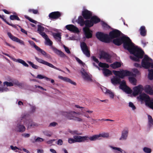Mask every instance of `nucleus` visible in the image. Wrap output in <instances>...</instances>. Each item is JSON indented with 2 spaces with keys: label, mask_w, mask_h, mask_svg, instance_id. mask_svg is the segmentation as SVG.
Returning a JSON list of instances; mask_svg holds the SVG:
<instances>
[{
  "label": "nucleus",
  "mask_w": 153,
  "mask_h": 153,
  "mask_svg": "<svg viewBox=\"0 0 153 153\" xmlns=\"http://www.w3.org/2000/svg\"><path fill=\"white\" fill-rule=\"evenodd\" d=\"M113 43L117 46H120L123 43L124 48L128 50L131 54L134 56H130V58L134 61L139 62L140 59L143 57L144 52L141 49L135 46L134 44L128 36H124L116 38L113 40Z\"/></svg>",
  "instance_id": "f257e3e1"
},
{
  "label": "nucleus",
  "mask_w": 153,
  "mask_h": 153,
  "mask_svg": "<svg viewBox=\"0 0 153 153\" xmlns=\"http://www.w3.org/2000/svg\"><path fill=\"white\" fill-rule=\"evenodd\" d=\"M21 123L23 122L24 125L28 126V128H30L31 127H33L34 126H37V124L33 122L32 120L30 118V115L27 113H24L21 115ZM21 123L22 124V123Z\"/></svg>",
  "instance_id": "f03ea898"
},
{
  "label": "nucleus",
  "mask_w": 153,
  "mask_h": 153,
  "mask_svg": "<svg viewBox=\"0 0 153 153\" xmlns=\"http://www.w3.org/2000/svg\"><path fill=\"white\" fill-rule=\"evenodd\" d=\"M152 61V59L149 57L147 55H145L142 61V67L145 69L150 68H153V63L151 62Z\"/></svg>",
  "instance_id": "7ed1b4c3"
},
{
  "label": "nucleus",
  "mask_w": 153,
  "mask_h": 153,
  "mask_svg": "<svg viewBox=\"0 0 153 153\" xmlns=\"http://www.w3.org/2000/svg\"><path fill=\"white\" fill-rule=\"evenodd\" d=\"M96 37L100 41L106 43L110 42V39L108 34L100 32H97L96 34Z\"/></svg>",
  "instance_id": "20e7f679"
},
{
  "label": "nucleus",
  "mask_w": 153,
  "mask_h": 153,
  "mask_svg": "<svg viewBox=\"0 0 153 153\" xmlns=\"http://www.w3.org/2000/svg\"><path fill=\"white\" fill-rule=\"evenodd\" d=\"M113 72L115 75L121 79H123L125 76L133 75L132 72L127 70H123L121 71H113Z\"/></svg>",
  "instance_id": "39448f33"
},
{
  "label": "nucleus",
  "mask_w": 153,
  "mask_h": 153,
  "mask_svg": "<svg viewBox=\"0 0 153 153\" xmlns=\"http://www.w3.org/2000/svg\"><path fill=\"white\" fill-rule=\"evenodd\" d=\"M100 19L97 16H94L91 17L90 20H86V23L88 24V27H92L94 24L99 22Z\"/></svg>",
  "instance_id": "423d86ee"
},
{
  "label": "nucleus",
  "mask_w": 153,
  "mask_h": 153,
  "mask_svg": "<svg viewBox=\"0 0 153 153\" xmlns=\"http://www.w3.org/2000/svg\"><path fill=\"white\" fill-rule=\"evenodd\" d=\"M73 138L75 139V143H80L88 142L90 140L91 137H89L87 136H74Z\"/></svg>",
  "instance_id": "0eeeda50"
},
{
  "label": "nucleus",
  "mask_w": 153,
  "mask_h": 153,
  "mask_svg": "<svg viewBox=\"0 0 153 153\" xmlns=\"http://www.w3.org/2000/svg\"><path fill=\"white\" fill-rule=\"evenodd\" d=\"M121 33V32L117 29H114L110 32L108 35L110 42L112 39L120 37Z\"/></svg>",
  "instance_id": "6e6552de"
},
{
  "label": "nucleus",
  "mask_w": 153,
  "mask_h": 153,
  "mask_svg": "<svg viewBox=\"0 0 153 153\" xmlns=\"http://www.w3.org/2000/svg\"><path fill=\"white\" fill-rule=\"evenodd\" d=\"M80 47L83 53L87 57H89L90 54L88 48L86 44L84 42L81 43Z\"/></svg>",
  "instance_id": "1a4fd4ad"
},
{
  "label": "nucleus",
  "mask_w": 153,
  "mask_h": 153,
  "mask_svg": "<svg viewBox=\"0 0 153 153\" xmlns=\"http://www.w3.org/2000/svg\"><path fill=\"white\" fill-rule=\"evenodd\" d=\"M35 59L38 62H39L44 64L45 65H46L47 66H49L50 67H51V68H53L55 69H56V70L61 71V69H60L59 68L56 67L54 66L52 64L49 63L47 62H46V61H45L42 59H39L37 57H35Z\"/></svg>",
  "instance_id": "9d476101"
},
{
  "label": "nucleus",
  "mask_w": 153,
  "mask_h": 153,
  "mask_svg": "<svg viewBox=\"0 0 153 153\" xmlns=\"http://www.w3.org/2000/svg\"><path fill=\"white\" fill-rule=\"evenodd\" d=\"M109 137L108 133H103L95 135L91 137L90 141H95L98 139H100V138L102 137L103 138H107Z\"/></svg>",
  "instance_id": "9b49d317"
},
{
  "label": "nucleus",
  "mask_w": 153,
  "mask_h": 153,
  "mask_svg": "<svg viewBox=\"0 0 153 153\" xmlns=\"http://www.w3.org/2000/svg\"><path fill=\"white\" fill-rule=\"evenodd\" d=\"M62 14L59 11H55L50 13L48 16L51 19H57L61 17Z\"/></svg>",
  "instance_id": "f8f14e48"
},
{
  "label": "nucleus",
  "mask_w": 153,
  "mask_h": 153,
  "mask_svg": "<svg viewBox=\"0 0 153 153\" xmlns=\"http://www.w3.org/2000/svg\"><path fill=\"white\" fill-rule=\"evenodd\" d=\"M133 94L134 96H137L142 93L143 90V87L141 85L135 86L133 88Z\"/></svg>",
  "instance_id": "ddd939ff"
},
{
  "label": "nucleus",
  "mask_w": 153,
  "mask_h": 153,
  "mask_svg": "<svg viewBox=\"0 0 153 153\" xmlns=\"http://www.w3.org/2000/svg\"><path fill=\"white\" fill-rule=\"evenodd\" d=\"M100 58L106 59L107 62L111 63V56L108 53L104 52L102 51L100 55Z\"/></svg>",
  "instance_id": "4468645a"
},
{
  "label": "nucleus",
  "mask_w": 153,
  "mask_h": 153,
  "mask_svg": "<svg viewBox=\"0 0 153 153\" xmlns=\"http://www.w3.org/2000/svg\"><path fill=\"white\" fill-rule=\"evenodd\" d=\"M89 27H85L83 28L85 36L87 39L91 38L92 36V31L90 29Z\"/></svg>",
  "instance_id": "2eb2a0df"
},
{
  "label": "nucleus",
  "mask_w": 153,
  "mask_h": 153,
  "mask_svg": "<svg viewBox=\"0 0 153 153\" xmlns=\"http://www.w3.org/2000/svg\"><path fill=\"white\" fill-rule=\"evenodd\" d=\"M83 17L87 20L90 19L92 16V13L87 10H85L83 11L82 13Z\"/></svg>",
  "instance_id": "dca6fc26"
},
{
  "label": "nucleus",
  "mask_w": 153,
  "mask_h": 153,
  "mask_svg": "<svg viewBox=\"0 0 153 153\" xmlns=\"http://www.w3.org/2000/svg\"><path fill=\"white\" fill-rule=\"evenodd\" d=\"M74 114H76V113L75 111H71L69 112H62V115L65 116L69 120H73L75 115H74Z\"/></svg>",
  "instance_id": "f3484780"
},
{
  "label": "nucleus",
  "mask_w": 153,
  "mask_h": 153,
  "mask_svg": "<svg viewBox=\"0 0 153 153\" xmlns=\"http://www.w3.org/2000/svg\"><path fill=\"white\" fill-rule=\"evenodd\" d=\"M81 72L83 77V78L84 79L90 81H91L92 80L91 77V75H89V74H88V73L86 72L85 71V69L82 68L81 71Z\"/></svg>",
  "instance_id": "a211bd4d"
},
{
  "label": "nucleus",
  "mask_w": 153,
  "mask_h": 153,
  "mask_svg": "<svg viewBox=\"0 0 153 153\" xmlns=\"http://www.w3.org/2000/svg\"><path fill=\"white\" fill-rule=\"evenodd\" d=\"M7 34L9 37L13 41L18 42L21 44L24 45V42L23 41L13 35L10 33L8 32Z\"/></svg>",
  "instance_id": "6ab92c4d"
},
{
  "label": "nucleus",
  "mask_w": 153,
  "mask_h": 153,
  "mask_svg": "<svg viewBox=\"0 0 153 153\" xmlns=\"http://www.w3.org/2000/svg\"><path fill=\"white\" fill-rule=\"evenodd\" d=\"M139 97L141 100L144 101L145 102L146 105L148 103L149 101L150 100L149 96L145 94H143L140 95Z\"/></svg>",
  "instance_id": "aec40b11"
},
{
  "label": "nucleus",
  "mask_w": 153,
  "mask_h": 153,
  "mask_svg": "<svg viewBox=\"0 0 153 153\" xmlns=\"http://www.w3.org/2000/svg\"><path fill=\"white\" fill-rule=\"evenodd\" d=\"M86 20L84 21L83 19V17L81 16H79L77 20V23L78 24L80 25L81 26H83L84 25H85V27H88V23H86Z\"/></svg>",
  "instance_id": "412c9836"
},
{
  "label": "nucleus",
  "mask_w": 153,
  "mask_h": 153,
  "mask_svg": "<svg viewBox=\"0 0 153 153\" xmlns=\"http://www.w3.org/2000/svg\"><path fill=\"white\" fill-rule=\"evenodd\" d=\"M65 27L68 30L72 32L78 33L79 32L78 28L73 25H67Z\"/></svg>",
  "instance_id": "4be33fe9"
},
{
  "label": "nucleus",
  "mask_w": 153,
  "mask_h": 153,
  "mask_svg": "<svg viewBox=\"0 0 153 153\" xmlns=\"http://www.w3.org/2000/svg\"><path fill=\"white\" fill-rule=\"evenodd\" d=\"M58 77L59 79L62 80L64 81L69 82L71 84L75 85H76V83L75 82H73L70 79L67 77H63L62 76H58Z\"/></svg>",
  "instance_id": "5701e85b"
},
{
  "label": "nucleus",
  "mask_w": 153,
  "mask_h": 153,
  "mask_svg": "<svg viewBox=\"0 0 153 153\" xmlns=\"http://www.w3.org/2000/svg\"><path fill=\"white\" fill-rule=\"evenodd\" d=\"M52 49L55 53L59 55L61 57H65L66 56V55L62 52L57 49L56 48L52 47Z\"/></svg>",
  "instance_id": "b1692460"
},
{
  "label": "nucleus",
  "mask_w": 153,
  "mask_h": 153,
  "mask_svg": "<svg viewBox=\"0 0 153 153\" xmlns=\"http://www.w3.org/2000/svg\"><path fill=\"white\" fill-rule=\"evenodd\" d=\"M144 90L147 94L150 95H153V90L150 85H146L144 87Z\"/></svg>",
  "instance_id": "393cba45"
},
{
  "label": "nucleus",
  "mask_w": 153,
  "mask_h": 153,
  "mask_svg": "<svg viewBox=\"0 0 153 153\" xmlns=\"http://www.w3.org/2000/svg\"><path fill=\"white\" fill-rule=\"evenodd\" d=\"M139 31L140 32V35L144 37L146 35L147 30L145 26H141L139 30Z\"/></svg>",
  "instance_id": "a878e982"
},
{
  "label": "nucleus",
  "mask_w": 153,
  "mask_h": 153,
  "mask_svg": "<svg viewBox=\"0 0 153 153\" xmlns=\"http://www.w3.org/2000/svg\"><path fill=\"white\" fill-rule=\"evenodd\" d=\"M111 81L112 84L115 85L119 84L121 82V79L120 78L114 76L111 79Z\"/></svg>",
  "instance_id": "bb28decb"
},
{
  "label": "nucleus",
  "mask_w": 153,
  "mask_h": 153,
  "mask_svg": "<svg viewBox=\"0 0 153 153\" xmlns=\"http://www.w3.org/2000/svg\"><path fill=\"white\" fill-rule=\"evenodd\" d=\"M12 59L14 61L18 62L19 63L22 64L25 67H29V65L27 63H26L24 60L22 59H16L14 58H12Z\"/></svg>",
  "instance_id": "cd10ccee"
},
{
  "label": "nucleus",
  "mask_w": 153,
  "mask_h": 153,
  "mask_svg": "<svg viewBox=\"0 0 153 153\" xmlns=\"http://www.w3.org/2000/svg\"><path fill=\"white\" fill-rule=\"evenodd\" d=\"M52 35L54 38L59 42L61 41V35L59 33H53Z\"/></svg>",
  "instance_id": "c85d7f7f"
},
{
  "label": "nucleus",
  "mask_w": 153,
  "mask_h": 153,
  "mask_svg": "<svg viewBox=\"0 0 153 153\" xmlns=\"http://www.w3.org/2000/svg\"><path fill=\"white\" fill-rule=\"evenodd\" d=\"M128 131L127 130H124L122 132V135L119 140H125L126 139L128 136Z\"/></svg>",
  "instance_id": "c756f323"
},
{
  "label": "nucleus",
  "mask_w": 153,
  "mask_h": 153,
  "mask_svg": "<svg viewBox=\"0 0 153 153\" xmlns=\"http://www.w3.org/2000/svg\"><path fill=\"white\" fill-rule=\"evenodd\" d=\"M103 73L105 76H108L112 74V71L107 68H104L103 70Z\"/></svg>",
  "instance_id": "7c9ffc66"
},
{
  "label": "nucleus",
  "mask_w": 153,
  "mask_h": 153,
  "mask_svg": "<svg viewBox=\"0 0 153 153\" xmlns=\"http://www.w3.org/2000/svg\"><path fill=\"white\" fill-rule=\"evenodd\" d=\"M21 119H20V124H19L18 126V129H19L18 131L19 132H22L25 131V128L24 126H23V125H22L23 124V123H22V122L23 123V122L22 121V122L21 123H22V124L21 123ZM23 124H24L23 123Z\"/></svg>",
  "instance_id": "2f4dec72"
},
{
  "label": "nucleus",
  "mask_w": 153,
  "mask_h": 153,
  "mask_svg": "<svg viewBox=\"0 0 153 153\" xmlns=\"http://www.w3.org/2000/svg\"><path fill=\"white\" fill-rule=\"evenodd\" d=\"M122 89L126 93L128 94H131L132 92V90L127 85L126 87H124V88H122Z\"/></svg>",
  "instance_id": "473e14b6"
},
{
  "label": "nucleus",
  "mask_w": 153,
  "mask_h": 153,
  "mask_svg": "<svg viewBox=\"0 0 153 153\" xmlns=\"http://www.w3.org/2000/svg\"><path fill=\"white\" fill-rule=\"evenodd\" d=\"M121 66L120 63L118 62H116L111 65V67L114 69L120 67Z\"/></svg>",
  "instance_id": "72a5a7b5"
},
{
  "label": "nucleus",
  "mask_w": 153,
  "mask_h": 153,
  "mask_svg": "<svg viewBox=\"0 0 153 153\" xmlns=\"http://www.w3.org/2000/svg\"><path fill=\"white\" fill-rule=\"evenodd\" d=\"M105 93V94L108 95L111 98L113 99L114 98V93L110 90L106 89V91Z\"/></svg>",
  "instance_id": "f704fd0d"
},
{
  "label": "nucleus",
  "mask_w": 153,
  "mask_h": 153,
  "mask_svg": "<svg viewBox=\"0 0 153 153\" xmlns=\"http://www.w3.org/2000/svg\"><path fill=\"white\" fill-rule=\"evenodd\" d=\"M149 73L148 75V77L149 79L152 80L153 79V69H148Z\"/></svg>",
  "instance_id": "c9c22d12"
},
{
  "label": "nucleus",
  "mask_w": 153,
  "mask_h": 153,
  "mask_svg": "<svg viewBox=\"0 0 153 153\" xmlns=\"http://www.w3.org/2000/svg\"><path fill=\"white\" fill-rule=\"evenodd\" d=\"M36 50L41 53L43 55L46 56V57H48V56H50L49 54H47L46 52L44 51L41 49L39 47H38V48H37Z\"/></svg>",
  "instance_id": "e433bc0d"
},
{
  "label": "nucleus",
  "mask_w": 153,
  "mask_h": 153,
  "mask_svg": "<svg viewBox=\"0 0 153 153\" xmlns=\"http://www.w3.org/2000/svg\"><path fill=\"white\" fill-rule=\"evenodd\" d=\"M128 79L129 81L131 82V83L134 85H136L137 80L135 78L133 77H129L128 78Z\"/></svg>",
  "instance_id": "4c0bfd02"
},
{
  "label": "nucleus",
  "mask_w": 153,
  "mask_h": 153,
  "mask_svg": "<svg viewBox=\"0 0 153 153\" xmlns=\"http://www.w3.org/2000/svg\"><path fill=\"white\" fill-rule=\"evenodd\" d=\"M44 134L47 137H50L52 135V132L50 131L45 130L43 131Z\"/></svg>",
  "instance_id": "58836bf2"
},
{
  "label": "nucleus",
  "mask_w": 153,
  "mask_h": 153,
  "mask_svg": "<svg viewBox=\"0 0 153 153\" xmlns=\"http://www.w3.org/2000/svg\"><path fill=\"white\" fill-rule=\"evenodd\" d=\"M10 20H17L18 21H20V20L18 16L17 15H11L10 17Z\"/></svg>",
  "instance_id": "ea45409f"
},
{
  "label": "nucleus",
  "mask_w": 153,
  "mask_h": 153,
  "mask_svg": "<svg viewBox=\"0 0 153 153\" xmlns=\"http://www.w3.org/2000/svg\"><path fill=\"white\" fill-rule=\"evenodd\" d=\"M146 105L153 110V99H150Z\"/></svg>",
  "instance_id": "a19ab883"
},
{
  "label": "nucleus",
  "mask_w": 153,
  "mask_h": 153,
  "mask_svg": "<svg viewBox=\"0 0 153 153\" xmlns=\"http://www.w3.org/2000/svg\"><path fill=\"white\" fill-rule=\"evenodd\" d=\"M46 40L45 44L49 45L50 46H52L53 45L52 42L50 39L48 37L45 39Z\"/></svg>",
  "instance_id": "79ce46f5"
},
{
  "label": "nucleus",
  "mask_w": 153,
  "mask_h": 153,
  "mask_svg": "<svg viewBox=\"0 0 153 153\" xmlns=\"http://www.w3.org/2000/svg\"><path fill=\"white\" fill-rule=\"evenodd\" d=\"M30 65L31 67L35 69H37L39 68V66L34 64L33 62L30 61L27 62Z\"/></svg>",
  "instance_id": "37998d69"
},
{
  "label": "nucleus",
  "mask_w": 153,
  "mask_h": 153,
  "mask_svg": "<svg viewBox=\"0 0 153 153\" xmlns=\"http://www.w3.org/2000/svg\"><path fill=\"white\" fill-rule=\"evenodd\" d=\"M120 85V88L121 89L122 88H124L127 86L126 84V82L124 80H122L121 82V81Z\"/></svg>",
  "instance_id": "c03bdc74"
},
{
  "label": "nucleus",
  "mask_w": 153,
  "mask_h": 153,
  "mask_svg": "<svg viewBox=\"0 0 153 153\" xmlns=\"http://www.w3.org/2000/svg\"><path fill=\"white\" fill-rule=\"evenodd\" d=\"M37 78L40 79H42L44 78H45L47 81L50 80L51 79L48 78V77H47L46 76H44L40 74L38 75L37 76Z\"/></svg>",
  "instance_id": "a18cd8bd"
},
{
  "label": "nucleus",
  "mask_w": 153,
  "mask_h": 153,
  "mask_svg": "<svg viewBox=\"0 0 153 153\" xmlns=\"http://www.w3.org/2000/svg\"><path fill=\"white\" fill-rule=\"evenodd\" d=\"M148 117L149 124L150 125H153V119L152 117L149 115H148Z\"/></svg>",
  "instance_id": "49530a36"
},
{
  "label": "nucleus",
  "mask_w": 153,
  "mask_h": 153,
  "mask_svg": "<svg viewBox=\"0 0 153 153\" xmlns=\"http://www.w3.org/2000/svg\"><path fill=\"white\" fill-rule=\"evenodd\" d=\"M111 148H112L113 149L117 150L118 151H119V152L118 153H124L123 152H124V151L123 150L121 149H120L119 148H117L116 147H113L112 146H111Z\"/></svg>",
  "instance_id": "de8ad7c7"
},
{
  "label": "nucleus",
  "mask_w": 153,
  "mask_h": 153,
  "mask_svg": "<svg viewBox=\"0 0 153 153\" xmlns=\"http://www.w3.org/2000/svg\"><path fill=\"white\" fill-rule=\"evenodd\" d=\"M25 17L26 19L30 21L31 22L35 24H36L37 22L36 21L33 19L30 18L29 17L27 16H25Z\"/></svg>",
  "instance_id": "09e8293b"
},
{
  "label": "nucleus",
  "mask_w": 153,
  "mask_h": 153,
  "mask_svg": "<svg viewBox=\"0 0 153 153\" xmlns=\"http://www.w3.org/2000/svg\"><path fill=\"white\" fill-rule=\"evenodd\" d=\"M143 151L146 153H150L152 152V150L151 149L145 147L143 148Z\"/></svg>",
  "instance_id": "8fccbe9b"
},
{
  "label": "nucleus",
  "mask_w": 153,
  "mask_h": 153,
  "mask_svg": "<svg viewBox=\"0 0 153 153\" xmlns=\"http://www.w3.org/2000/svg\"><path fill=\"white\" fill-rule=\"evenodd\" d=\"M69 132L73 135L74 134H76L78 135L82 134L79 133L78 131L77 130H70L69 131Z\"/></svg>",
  "instance_id": "3c124183"
},
{
  "label": "nucleus",
  "mask_w": 153,
  "mask_h": 153,
  "mask_svg": "<svg viewBox=\"0 0 153 153\" xmlns=\"http://www.w3.org/2000/svg\"><path fill=\"white\" fill-rule=\"evenodd\" d=\"M28 42L32 46H33V47L36 49V50L39 47L37 46L33 41L29 40L28 41Z\"/></svg>",
  "instance_id": "603ef678"
},
{
  "label": "nucleus",
  "mask_w": 153,
  "mask_h": 153,
  "mask_svg": "<svg viewBox=\"0 0 153 153\" xmlns=\"http://www.w3.org/2000/svg\"><path fill=\"white\" fill-rule=\"evenodd\" d=\"M38 31L39 32H43L44 31V28L42 26L40 25H38Z\"/></svg>",
  "instance_id": "864d4df0"
},
{
  "label": "nucleus",
  "mask_w": 153,
  "mask_h": 153,
  "mask_svg": "<svg viewBox=\"0 0 153 153\" xmlns=\"http://www.w3.org/2000/svg\"><path fill=\"white\" fill-rule=\"evenodd\" d=\"M73 120L75 121H77L78 122H82V119L79 117H77L75 115L74 116Z\"/></svg>",
  "instance_id": "5fc2aeb1"
},
{
  "label": "nucleus",
  "mask_w": 153,
  "mask_h": 153,
  "mask_svg": "<svg viewBox=\"0 0 153 153\" xmlns=\"http://www.w3.org/2000/svg\"><path fill=\"white\" fill-rule=\"evenodd\" d=\"M4 85H6L7 86H12L13 85V84L11 82H8L7 81L5 82H4Z\"/></svg>",
  "instance_id": "6e6d98bb"
},
{
  "label": "nucleus",
  "mask_w": 153,
  "mask_h": 153,
  "mask_svg": "<svg viewBox=\"0 0 153 153\" xmlns=\"http://www.w3.org/2000/svg\"><path fill=\"white\" fill-rule=\"evenodd\" d=\"M28 11L30 13H33L34 14H36L38 13V10H35L33 9H29L28 10Z\"/></svg>",
  "instance_id": "4d7b16f0"
},
{
  "label": "nucleus",
  "mask_w": 153,
  "mask_h": 153,
  "mask_svg": "<svg viewBox=\"0 0 153 153\" xmlns=\"http://www.w3.org/2000/svg\"><path fill=\"white\" fill-rule=\"evenodd\" d=\"M39 33L43 37V38H44L45 39L47 38L48 37V36L44 32H39Z\"/></svg>",
  "instance_id": "13d9d810"
},
{
  "label": "nucleus",
  "mask_w": 153,
  "mask_h": 153,
  "mask_svg": "<svg viewBox=\"0 0 153 153\" xmlns=\"http://www.w3.org/2000/svg\"><path fill=\"white\" fill-rule=\"evenodd\" d=\"M76 61L79 63L80 64L82 65L83 66L85 65V63H83L80 59L78 57H76Z\"/></svg>",
  "instance_id": "bf43d9fd"
},
{
  "label": "nucleus",
  "mask_w": 153,
  "mask_h": 153,
  "mask_svg": "<svg viewBox=\"0 0 153 153\" xmlns=\"http://www.w3.org/2000/svg\"><path fill=\"white\" fill-rule=\"evenodd\" d=\"M129 106L133 110H134L136 109V107L133 103L132 102H130L129 103Z\"/></svg>",
  "instance_id": "052dcab7"
},
{
  "label": "nucleus",
  "mask_w": 153,
  "mask_h": 153,
  "mask_svg": "<svg viewBox=\"0 0 153 153\" xmlns=\"http://www.w3.org/2000/svg\"><path fill=\"white\" fill-rule=\"evenodd\" d=\"M68 142L71 144L75 143V139L74 138H69L68 140Z\"/></svg>",
  "instance_id": "680f3d73"
},
{
  "label": "nucleus",
  "mask_w": 153,
  "mask_h": 153,
  "mask_svg": "<svg viewBox=\"0 0 153 153\" xmlns=\"http://www.w3.org/2000/svg\"><path fill=\"white\" fill-rule=\"evenodd\" d=\"M44 140L41 138L38 137L36 140L35 141L36 142H42L44 141Z\"/></svg>",
  "instance_id": "e2e57ef3"
},
{
  "label": "nucleus",
  "mask_w": 153,
  "mask_h": 153,
  "mask_svg": "<svg viewBox=\"0 0 153 153\" xmlns=\"http://www.w3.org/2000/svg\"><path fill=\"white\" fill-rule=\"evenodd\" d=\"M91 58L95 62L97 63H99V61L98 59L95 56H93L91 57Z\"/></svg>",
  "instance_id": "0e129e2a"
},
{
  "label": "nucleus",
  "mask_w": 153,
  "mask_h": 153,
  "mask_svg": "<svg viewBox=\"0 0 153 153\" xmlns=\"http://www.w3.org/2000/svg\"><path fill=\"white\" fill-rule=\"evenodd\" d=\"M30 106L31 109V112L33 113L35 111L36 108L35 106L31 105Z\"/></svg>",
  "instance_id": "69168bd1"
},
{
  "label": "nucleus",
  "mask_w": 153,
  "mask_h": 153,
  "mask_svg": "<svg viewBox=\"0 0 153 153\" xmlns=\"http://www.w3.org/2000/svg\"><path fill=\"white\" fill-rule=\"evenodd\" d=\"M57 125V123L55 122H53L49 124V127H54L56 126V125Z\"/></svg>",
  "instance_id": "338daca9"
},
{
  "label": "nucleus",
  "mask_w": 153,
  "mask_h": 153,
  "mask_svg": "<svg viewBox=\"0 0 153 153\" xmlns=\"http://www.w3.org/2000/svg\"><path fill=\"white\" fill-rule=\"evenodd\" d=\"M64 48L65 49V51L68 53H71V52L68 48L66 47L65 45H64L63 46Z\"/></svg>",
  "instance_id": "774afa93"
}]
</instances>
